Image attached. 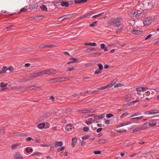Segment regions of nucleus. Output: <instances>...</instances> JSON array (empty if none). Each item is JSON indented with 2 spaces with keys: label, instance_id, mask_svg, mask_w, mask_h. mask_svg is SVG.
Masks as SVG:
<instances>
[{
  "label": "nucleus",
  "instance_id": "e433bc0d",
  "mask_svg": "<svg viewBox=\"0 0 159 159\" xmlns=\"http://www.w3.org/2000/svg\"><path fill=\"white\" fill-rule=\"evenodd\" d=\"M116 130V131L120 133L121 132H125L126 131V130L125 129H118Z\"/></svg>",
  "mask_w": 159,
  "mask_h": 159
},
{
  "label": "nucleus",
  "instance_id": "7c9ffc66",
  "mask_svg": "<svg viewBox=\"0 0 159 159\" xmlns=\"http://www.w3.org/2000/svg\"><path fill=\"white\" fill-rule=\"evenodd\" d=\"M97 25V21H95L93 23L90 24L89 26L90 27H95Z\"/></svg>",
  "mask_w": 159,
  "mask_h": 159
},
{
  "label": "nucleus",
  "instance_id": "423d86ee",
  "mask_svg": "<svg viewBox=\"0 0 159 159\" xmlns=\"http://www.w3.org/2000/svg\"><path fill=\"white\" fill-rule=\"evenodd\" d=\"M158 113H159V110L157 109L151 110L145 112L146 115H153Z\"/></svg>",
  "mask_w": 159,
  "mask_h": 159
},
{
  "label": "nucleus",
  "instance_id": "9d476101",
  "mask_svg": "<svg viewBox=\"0 0 159 159\" xmlns=\"http://www.w3.org/2000/svg\"><path fill=\"white\" fill-rule=\"evenodd\" d=\"M55 147H61L63 145V142L61 141H55L54 143Z\"/></svg>",
  "mask_w": 159,
  "mask_h": 159
},
{
  "label": "nucleus",
  "instance_id": "f257e3e1",
  "mask_svg": "<svg viewBox=\"0 0 159 159\" xmlns=\"http://www.w3.org/2000/svg\"><path fill=\"white\" fill-rule=\"evenodd\" d=\"M122 20V18L120 17H117L115 19H112L110 20L108 24L110 25H113L114 26L118 27L122 25L121 23Z\"/></svg>",
  "mask_w": 159,
  "mask_h": 159
},
{
  "label": "nucleus",
  "instance_id": "79ce46f5",
  "mask_svg": "<svg viewBox=\"0 0 159 159\" xmlns=\"http://www.w3.org/2000/svg\"><path fill=\"white\" fill-rule=\"evenodd\" d=\"M74 67L73 66H71L69 67L68 68V69L67 70V71H71L73 70H74Z\"/></svg>",
  "mask_w": 159,
  "mask_h": 159
},
{
  "label": "nucleus",
  "instance_id": "09e8293b",
  "mask_svg": "<svg viewBox=\"0 0 159 159\" xmlns=\"http://www.w3.org/2000/svg\"><path fill=\"white\" fill-rule=\"evenodd\" d=\"M102 14V13H101L98 14L97 15L94 16H93V17H92V18H95L101 16Z\"/></svg>",
  "mask_w": 159,
  "mask_h": 159
},
{
  "label": "nucleus",
  "instance_id": "774afa93",
  "mask_svg": "<svg viewBox=\"0 0 159 159\" xmlns=\"http://www.w3.org/2000/svg\"><path fill=\"white\" fill-rule=\"evenodd\" d=\"M85 123L86 124L88 125H91V124H92V122H91V121L90 122L89 120H88V121H85Z\"/></svg>",
  "mask_w": 159,
  "mask_h": 159
},
{
  "label": "nucleus",
  "instance_id": "ea45409f",
  "mask_svg": "<svg viewBox=\"0 0 159 159\" xmlns=\"http://www.w3.org/2000/svg\"><path fill=\"white\" fill-rule=\"evenodd\" d=\"M7 85V83L4 84L3 82H1L0 84V87H5Z\"/></svg>",
  "mask_w": 159,
  "mask_h": 159
},
{
  "label": "nucleus",
  "instance_id": "a19ab883",
  "mask_svg": "<svg viewBox=\"0 0 159 159\" xmlns=\"http://www.w3.org/2000/svg\"><path fill=\"white\" fill-rule=\"evenodd\" d=\"M30 76L33 77H38L37 73H34L30 75Z\"/></svg>",
  "mask_w": 159,
  "mask_h": 159
},
{
  "label": "nucleus",
  "instance_id": "69168bd1",
  "mask_svg": "<svg viewBox=\"0 0 159 159\" xmlns=\"http://www.w3.org/2000/svg\"><path fill=\"white\" fill-rule=\"evenodd\" d=\"M121 85V84L120 83H118V84H116L114 85V87L115 88H117V87H118L120 86Z\"/></svg>",
  "mask_w": 159,
  "mask_h": 159
},
{
  "label": "nucleus",
  "instance_id": "37998d69",
  "mask_svg": "<svg viewBox=\"0 0 159 159\" xmlns=\"http://www.w3.org/2000/svg\"><path fill=\"white\" fill-rule=\"evenodd\" d=\"M106 116L107 118H110L113 116V115L112 114H111V113H109V114H107L106 115Z\"/></svg>",
  "mask_w": 159,
  "mask_h": 159
},
{
  "label": "nucleus",
  "instance_id": "dca6fc26",
  "mask_svg": "<svg viewBox=\"0 0 159 159\" xmlns=\"http://www.w3.org/2000/svg\"><path fill=\"white\" fill-rule=\"evenodd\" d=\"M157 124V122L155 120L151 121L149 123V125L150 126L152 127L155 126Z\"/></svg>",
  "mask_w": 159,
  "mask_h": 159
},
{
  "label": "nucleus",
  "instance_id": "a878e982",
  "mask_svg": "<svg viewBox=\"0 0 159 159\" xmlns=\"http://www.w3.org/2000/svg\"><path fill=\"white\" fill-rule=\"evenodd\" d=\"M105 45L104 44V43L101 44L100 45L101 48L102 49H103L106 52V51H107L108 49L106 47H105Z\"/></svg>",
  "mask_w": 159,
  "mask_h": 159
},
{
  "label": "nucleus",
  "instance_id": "7ed1b4c3",
  "mask_svg": "<svg viewBox=\"0 0 159 159\" xmlns=\"http://www.w3.org/2000/svg\"><path fill=\"white\" fill-rule=\"evenodd\" d=\"M74 128L73 126L71 124H69L65 126L64 128V131L67 132H71L73 129Z\"/></svg>",
  "mask_w": 159,
  "mask_h": 159
},
{
  "label": "nucleus",
  "instance_id": "4be33fe9",
  "mask_svg": "<svg viewBox=\"0 0 159 159\" xmlns=\"http://www.w3.org/2000/svg\"><path fill=\"white\" fill-rule=\"evenodd\" d=\"M94 11H92L89 12V13L86 14L83 16V17H90L92 15H93L94 13Z\"/></svg>",
  "mask_w": 159,
  "mask_h": 159
},
{
  "label": "nucleus",
  "instance_id": "2f4dec72",
  "mask_svg": "<svg viewBox=\"0 0 159 159\" xmlns=\"http://www.w3.org/2000/svg\"><path fill=\"white\" fill-rule=\"evenodd\" d=\"M25 151L27 153H29L30 152H32L33 151V150L32 148H30L29 147H27L25 149Z\"/></svg>",
  "mask_w": 159,
  "mask_h": 159
},
{
  "label": "nucleus",
  "instance_id": "2eb2a0df",
  "mask_svg": "<svg viewBox=\"0 0 159 159\" xmlns=\"http://www.w3.org/2000/svg\"><path fill=\"white\" fill-rule=\"evenodd\" d=\"M61 6L67 7L69 6L68 3L66 1H61Z\"/></svg>",
  "mask_w": 159,
  "mask_h": 159
},
{
  "label": "nucleus",
  "instance_id": "0e129e2a",
  "mask_svg": "<svg viewBox=\"0 0 159 159\" xmlns=\"http://www.w3.org/2000/svg\"><path fill=\"white\" fill-rule=\"evenodd\" d=\"M47 117L45 115H43L41 116V119L43 120H44V119H46Z\"/></svg>",
  "mask_w": 159,
  "mask_h": 159
},
{
  "label": "nucleus",
  "instance_id": "58836bf2",
  "mask_svg": "<svg viewBox=\"0 0 159 159\" xmlns=\"http://www.w3.org/2000/svg\"><path fill=\"white\" fill-rule=\"evenodd\" d=\"M19 145V144H14V145H12L11 147V149L12 150L15 149L16 148H17L18 146Z\"/></svg>",
  "mask_w": 159,
  "mask_h": 159
},
{
  "label": "nucleus",
  "instance_id": "72a5a7b5",
  "mask_svg": "<svg viewBox=\"0 0 159 159\" xmlns=\"http://www.w3.org/2000/svg\"><path fill=\"white\" fill-rule=\"evenodd\" d=\"M141 129L140 127H138L134 129L133 130V132H134L136 131H137L140 130Z\"/></svg>",
  "mask_w": 159,
  "mask_h": 159
},
{
  "label": "nucleus",
  "instance_id": "49530a36",
  "mask_svg": "<svg viewBox=\"0 0 159 159\" xmlns=\"http://www.w3.org/2000/svg\"><path fill=\"white\" fill-rule=\"evenodd\" d=\"M77 141V139L75 138H72V143H75L76 144Z\"/></svg>",
  "mask_w": 159,
  "mask_h": 159
},
{
  "label": "nucleus",
  "instance_id": "338daca9",
  "mask_svg": "<svg viewBox=\"0 0 159 159\" xmlns=\"http://www.w3.org/2000/svg\"><path fill=\"white\" fill-rule=\"evenodd\" d=\"M101 151H94V152H93V153L95 154H100L101 153Z\"/></svg>",
  "mask_w": 159,
  "mask_h": 159
},
{
  "label": "nucleus",
  "instance_id": "c85d7f7f",
  "mask_svg": "<svg viewBox=\"0 0 159 159\" xmlns=\"http://www.w3.org/2000/svg\"><path fill=\"white\" fill-rule=\"evenodd\" d=\"M45 125V124L44 123H40L38 125V127L39 129H41L43 128L44 127Z\"/></svg>",
  "mask_w": 159,
  "mask_h": 159
},
{
  "label": "nucleus",
  "instance_id": "b1692460",
  "mask_svg": "<svg viewBox=\"0 0 159 159\" xmlns=\"http://www.w3.org/2000/svg\"><path fill=\"white\" fill-rule=\"evenodd\" d=\"M31 80V79H30L22 78V79H20L19 80V81L20 82H24L29 81Z\"/></svg>",
  "mask_w": 159,
  "mask_h": 159
},
{
  "label": "nucleus",
  "instance_id": "412c9836",
  "mask_svg": "<svg viewBox=\"0 0 159 159\" xmlns=\"http://www.w3.org/2000/svg\"><path fill=\"white\" fill-rule=\"evenodd\" d=\"M148 122H146L145 124H143L141 126H140L141 129H146L148 127Z\"/></svg>",
  "mask_w": 159,
  "mask_h": 159
},
{
  "label": "nucleus",
  "instance_id": "cd10ccee",
  "mask_svg": "<svg viewBox=\"0 0 159 159\" xmlns=\"http://www.w3.org/2000/svg\"><path fill=\"white\" fill-rule=\"evenodd\" d=\"M40 8L42 11H47V8L45 5H42L40 7Z\"/></svg>",
  "mask_w": 159,
  "mask_h": 159
},
{
  "label": "nucleus",
  "instance_id": "4d7b16f0",
  "mask_svg": "<svg viewBox=\"0 0 159 159\" xmlns=\"http://www.w3.org/2000/svg\"><path fill=\"white\" fill-rule=\"evenodd\" d=\"M152 35L151 34H149L148 35L147 37L145 38V40H146L148 39H149V38H151L152 36Z\"/></svg>",
  "mask_w": 159,
  "mask_h": 159
},
{
  "label": "nucleus",
  "instance_id": "de8ad7c7",
  "mask_svg": "<svg viewBox=\"0 0 159 159\" xmlns=\"http://www.w3.org/2000/svg\"><path fill=\"white\" fill-rule=\"evenodd\" d=\"M143 87H139L136 89V90L138 92H141L143 91Z\"/></svg>",
  "mask_w": 159,
  "mask_h": 159
},
{
  "label": "nucleus",
  "instance_id": "1a4fd4ad",
  "mask_svg": "<svg viewBox=\"0 0 159 159\" xmlns=\"http://www.w3.org/2000/svg\"><path fill=\"white\" fill-rule=\"evenodd\" d=\"M56 73V71L55 70L49 69L45 70V75H50L53 74L55 75Z\"/></svg>",
  "mask_w": 159,
  "mask_h": 159
},
{
  "label": "nucleus",
  "instance_id": "f704fd0d",
  "mask_svg": "<svg viewBox=\"0 0 159 159\" xmlns=\"http://www.w3.org/2000/svg\"><path fill=\"white\" fill-rule=\"evenodd\" d=\"M98 67V69L99 70H102L103 69V66L101 63H98L97 65Z\"/></svg>",
  "mask_w": 159,
  "mask_h": 159
},
{
  "label": "nucleus",
  "instance_id": "e2e57ef3",
  "mask_svg": "<svg viewBox=\"0 0 159 159\" xmlns=\"http://www.w3.org/2000/svg\"><path fill=\"white\" fill-rule=\"evenodd\" d=\"M107 87H108L107 86V85H106L105 86L103 87H101V88H98V89L99 90H103V89H106Z\"/></svg>",
  "mask_w": 159,
  "mask_h": 159
},
{
  "label": "nucleus",
  "instance_id": "c9c22d12",
  "mask_svg": "<svg viewBox=\"0 0 159 159\" xmlns=\"http://www.w3.org/2000/svg\"><path fill=\"white\" fill-rule=\"evenodd\" d=\"M106 141V140L105 139H102L99 140L98 142L99 144H103Z\"/></svg>",
  "mask_w": 159,
  "mask_h": 159
},
{
  "label": "nucleus",
  "instance_id": "603ef678",
  "mask_svg": "<svg viewBox=\"0 0 159 159\" xmlns=\"http://www.w3.org/2000/svg\"><path fill=\"white\" fill-rule=\"evenodd\" d=\"M71 111V109L69 108H67L66 110V113L67 114H69Z\"/></svg>",
  "mask_w": 159,
  "mask_h": 159
},
{
  "label": "nucleus",
  "instance_id": "9b49d317",
  "mask_svg": "<svg viewBox=\"0 0 159 159\" xmlns=\"http://www.w3.org/2000/svg\"><path fill=\"white\" fill-rule=\"evenodd\" d=\"M14 158L15 159H23V156L19 152H16L15 153Z\"/></svg>",
  "mask_w": 159,
  "mask_h": 159
},
{
  "label": "nucleus",
  "instance_id": "5701e85b",
  "mask_svg": "<svg viewBox=\"0 0 159 159\" xmlns=\"http://www.w3.org/2000/svg\"><path fill=\"white\" fill-rule=\"evenodd\" d=\"M95 50V48H91L86 49L85 51L86 52H87L89 53Z\"/></svg>",
  "mask_w": 159,
  "mask_h": 159
},
{
  "label": "nucleus",
  "instance_id": "864d4df0",
  "mask_svg": "<svg viewBox=\"0 0 159 159\" xmlns=\"http://www.w3.org/2000/svg\"><path fill=\"white\" fill-rule=\"evenodd\" d=\"M13 27V25H10L9 26L7 27L6 28V29L7 30H9L11 29H12V28Z\"/></svg>",
  "mask_w": 159,
  "mask_h": 159
},
{
  "label": "nucleus",
  "instance_id": "8fccbe9b",
  "mask_svg": "<svg viewBox=\"0 0 159 159\" xmlns=\"http://www.w3.org/2000/svg\"><path fill=\"white\" fill-rule=\"evenodd\" d=\"M150 94V92L149 91H147L145 93L143 94V96H149V95Z\"/></svg>",
  "mask_w": 159,
  "mask_h": 159
},
{
  "label": "nucleus",
  "instance_id": "6e6552de",
  "mask_svg": "<svg viewBox=\"0 0 159 159\" xmlns=\"http://www.w3.org/2000/svg\"><path fill=\"white\" fill-rule=\"evenodd\" d=\"M131 32L135 35H139L143 33L141 30L133 29L131 30Z\"/></svg>",
  "mask_w": 159,
  "mask_h": 159
},
{
  "label": "nucleus",
  "instance_id": "bf43d9fd",
  "mask_svg": "<svg viewBox=\"0 0 159 159\" xmlns=\"http://www.w3.org/2000/svg\"><path fill=\"white\" fill-rule=\"evenodd\" d=\"M89 136L88 135H87L85 136H84L82 137V139L83 140H85L86 139H89Z\"/></svg>",
  "mask_w": 159,
  "mask_h": 159
},
{
  "label": "nucleus",
  "instance_id": "473e14b6",
  "mask_svg": "<svg viewBox=\"0 0 159 159\" xmlns=\"http://www.w3.org/2000/svg\"><path fill=\"white\" fill-rule=\"evenodd\" d=\"M70 60H71V62L72 63L76 62L78 61V60L73 57H71Z\"/></svg>",
  "mask_w": 159,
  "mask_h": 159
},
{
  "label": "nucleus",
  "instance_id": "3c124183",
  "mask_svg": "<svg viewBox=\"0 0 159 159\" xmlns=\"http://www.w3.org/2000/svg\"><path fill=\"white\" fill-rule=\"evenodd\" d=\"M40 154L41 153L40 152H34L33 154L31 155V156H34L35 155L39 156Z\"/></svg>",
  "mask_w": 159,
  "mask_h": 159
},
{
  "label": "nucleus",
  "instance_id": "aec40b11",
  "mask_svg": "<svg viewBox=\"0 0 159 159\" xmlns=\"http://www.w3.org/2000/svg\"><path fill=\"white\" fill-rule=\"evenodd\" d=\"M2 70V71H0V74L6 73L8 70V68L6 66H3Z\"/></svg>",
  "mask_w": 159,
  "mask_h": 159
},
{
  "label": "nucleus",
  "instance_id": "20e7f679",
  "mask_svg": "<svg viewBox=\"0 0 159 159\" xmlns=\"http://www.w3.org/2000/svg\"><path fill=\"white\" fill-rule=\"evenodd\" d=\"M95 111L93 109H86L81 110L79 111V113L80 114H85L90 113H93Z\"/></svg>",
  "mask_w": 159,
  "mask_h": 159
},
{
  "label": "nucleus",
  "instance_id": "39448f33",
  "mask_svg": "<svg viewBox=\"0 0 159 159\" xmlns=\"http://www.w3.org/2000/svg\"><path fill=\"white\" fill-rule=\"evenodd\" d=\"M152 20L151 17H148L145 19V20L143 21V23L145 25H148L151 23Z\"/></svg>",
  "mask_w": 159,
  "mask_h": 159
},
{
  "label": "nucleus",
  "instance_id": "0eeeda50",
  "mask_svg": "<svg viewBox=\"0 0 159 159\" xmlns=\"http://www.w3.org/2000/svg\"><path fill=\"white\" fill-rule=\"evenodd\" d=\"M62 77H58L51 80L50 82L53 83L58 82L62 81Z\"/></svg>",
  "mask_w": 159,
  "mask_h": 159
},
{
  "label": "nucleus",
  "instance_id": "052dcab7",
  "mask_svg": "<svg viewBox=\"0 0 159 159\" xmlns=\"http://www.w3.org/2000/svg\"><path fill=\"white\" fill-rule=\"evenodd\" d=\"M101 72V70H99V69L96 70L94 72V74H97Z\"/></svg>",
  "mask_w": 159,
  "mask_h": 159
},
{
  "label": "nucleus",
  "instance_id": "a18cd8bd",
  "mask_svg": "<svg viewBox=\"0 0 159 159\" xmlns=\"http://www.w3.org/2000/svg\"><path fill=\"white\" fill-rule=\"evenodd\" d=\"M98 120L99 119H101L103 118L104 117V114H102V115H100L99 116H97Z\"/></svg>",
  "mask_w": 159,
  "mask_h": 159
},
{
  "label": "nucleus",
  "instance_id": "6ab92c4d",
  "mask_svg": "<svg viewBox=\"0 0 159 159\" xmlns=\"http://www.w3.org/2000/svg\"><path fill=\"white\" fill-rule=\"evenodd\" d=\"M132 98V95L131 94H129L125 97V99L128 101H130Z\"/></svg>",
  "mask_w": 159,
  "mask_h": 159
},
{
  "label": "nucleus",
  "instance_id": "f03ea898",
  "mask_svg": "<svg viewBox=\"0 0 159 159\" xmlns=\"http://www.w3.org/2000/svg\"><path fill=\"white\" fill-rule=\"evenodd\" d=\"M131 15L135 16V17L139 19H140L143 17L145 16V13L142 10H138L136 11H132L131 12Z\"/></svg>",
  "mask_w": 159,
  "mask_h": 159
},
{
  "label": "nucleus",
  "instance_id": "c756f323",
  "mask_svg": "<svg viewBox=\"0 0 159 159\" xmlns=\"http://www.w3.org/2000/svg\"><path fill=\"white\" fill-rule=\"evenodd\" d=\"M43 17L44 16H36L34 18H33V17H30V18H29V19L30 20H32V19H38V18H39L40 17Z\"/></svg>",
  "mask_w": 159,
  "mask_h": 159
},
{
  "label": "nucleus",
  "instance_id": "bb28decb",
  "mask_svg": "<svg viewBox=\"0 0 159 159\" xmlns=\"http://www.w3.org/2000/svg\"><path fill=\"white\" fill-rule=\"evenodd\" d=\"M37 6L34 3L30 5L29 9L31 10H32L36 8Z\"/></svg>",
  "mask_w": 159,
  "mask_h": 159
},
{
  "label": "nucleus",
  "instance_id": "13d9d810",
  "mask_svg": "<svg viewBox=\"0 0 159 159\" xmlns=\"http://www.w3.org/2000/svg\"><path fill=\"white\" fill-rule=\"evenodd\" d=\"M27 11V9H26V8H23L20 9V12H24L26 11Z\"/></svg>",
  "mask_w": 159,
  "mask_h": 159
},
{
  "label": "nucleus",
  "instance_id": "5fc2aeb1",
  "mask_svg": "<svg viewBox=\"0 0 159 159\" xmlns=\"http://www.w3.org/2000/svg\"><path fill=\"white\" fill-rule=\"evenodd\" d=\"M99 93V91H98V90H95V91H93L91 93L93 94H98Z\"/></svg>",
  "mask_w": 159,
  "mask_h": 159
},
{
  "label": "nucleus",
  "instance_id": "a211bd4d",
  "mask_svg": "<svg viewBox=\"0 0 159 159\" xmlns=\"http://www.w3.org/2000/svg\"><path fill=\"white\" fill-rule=\"evenodd\" d=\"M143 116H141L140 117H136L135 118H132L130 119V120L131 121H135L136 120H138L139 119H142L143 118Z\"/></svg>",
  "mask_w": 159,
  "mask_h": 159
},
{
  "label": "nucleus",
  "instance_id": "c03bdc74",
  "mask_svg": "<svg viewBox=\"0 0 159 159\" xmlns=\"http://www.w3.org/2000/svg\"><path fill=\"white\" fill-rule=\"evenodd\" d=\"M134 103L133 101H132L129 102V103L125 104L124 105L125 106L127 107L128 106H131Z\"/></svg>",
  "mask_w": 159,
  "mask_h": 159
},
{
  "label": "nucleus",
  "instance_id": "6e6d98bb",
  "mask_svg": "<svg viewBox=\"0 0 159 159\" xmlns=\"http://www.w3.org/2000/svg\"><path fill=\"white\" fill-rule=\"evenodd\" d=\"M89 129V127H85L83 128V130L84 131H88Z\"/></svg>",
  "mask_w": 159,
  "mask_h": 159
},
{
  "label": "nucleus",
  "instance_id": "f8f14e48",
  "mask_svg": "<svg viewBox=\"0 0 159 159\" xmlns=\"http://www.w3.org/2000/svg\"><path fill=\"white\" fill-rule=\"evenodd\" d=\"M56 46L53 45H40L39 46V47L41 48H53L56 47Z\"/></svg>",
  "mask_w": 159,
  "mask_h": 159
},
{
  "label": "nucleus",
  "instance_id": "4468645a",
  "mask_svg": "<svg viewBox=\"0 0 159 159\" xmlns=\"http://www.w3.org/2000/svg\"><path fill=\"white\" fill-rule=\"evenodd\" d=\"M102 54V52H93L90 54V56L92 57H94L96 55L97 56H99L101 55Z\"/></svg>",
  "mask_w": 159,
  "mask_h": 159
},
{
  "label": "nucleus",
  "instance_id": "393cba45",
  "mask_svg": "<svg viewBox=\"0 0 159 159\" xmlns=\"http://www.w3.org/2000/svg\"><path fill=\"white\" fill-rule=\"evenodd\" d=\"M71 15H66L62 16L61 17L62 19V20H63L65 19H68L70 18L71 17Z\"/></svg>",
  "mask_w": 159,
  "mask_h": 159
},
{
  "label": "nucleus",
  "instance_id": "f3484780",
  "mask_svg": "<svg viewBox=\"0 0 159 159\" xmlns=\"http://www.w3.org/2000/svg\"><path fill=\"white\" fill-rule=\"evenodd\" d=\"M123 25L122 24L119 26L120 27V28H117L116 32V33L118 34L122 31V29L123 27Z\"/></svg>",
  "mask_w": 159,
  "mask_h": 159
},
{
  "label": "nucleus",
  "instance_id": "680f3d73",
  "mask_svg": "<svg viewBox=\"0 0 159 159\" xmlns=\"http://www.w3.org/2000/svg\"><path fill=\"white\" fill-rule=\"evenodd\" d=\"M39 88V87H38L33 86L31 87L30 88V90L36 89L37 88Z\"/></svg>",
  "mask_w": 159,
  "mask_h": 159
},
{
  "label": "nucleus",
  "instance_id": "ddd939ff",
  "mask_svg": "<svg viewBox=\"0 0 159 159\" xmlns=\"http://www.w3.org/2000/svg\"><path fill=\"white\" fill-rule=\"evenodd\" d=\"M84 45L86 46H91L93 47L96 46V43H86L84 44Z\"/></svg>",
  "mask_w": 159,
  "mask_h": 159
},
{
  "label": "nucleus",
  "instance_id": "4c0bfd02",
  "mask_svg": "<svg viewBox=\"0 0 159 159\" xmlns=\"http://www.w3.org/2000/svg\"><path fill=\"white\" fill-rule=\"evenodd\" d=\"M65 148L64 147H61L58 148L57 149V151L58 152H59L63 151V150H64Z\"/></svg>",
  "mask_w": 159,
  "mask_h": 159
}]
</instances>
